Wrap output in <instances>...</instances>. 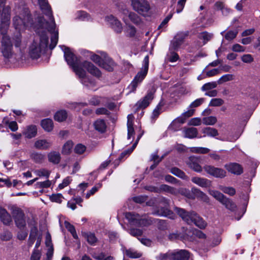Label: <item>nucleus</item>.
Here are the masks:
<instances>
[{
  "mask_svg": "<svg viewBox=\"0 0 260 260\" xmlns=\"http://www.w3.org/2000/svg\"><path fill=\"white\" fill-rule=\"evenodd\" d=\"M62 49L64 52L66 61L71 67L76 74L81 79L82 84L86 86H94V82L85 77L86 72L83 67L85 68L90 74L98 78H100L102 76L100 70L90 62L85 61L81 63L79 59L75 55L69 48L62 46Z\"/></svg>",
  "mask_w": 260,
  "mask_h": 260,
  "instance_id": "f257e3e1",
  "label": "nucleus"
},
{
  "mask_svg": "<svg viewBox=\"0 0 260 260\" xmlns=\"http://www.w3.org/2000/svg\"><path fill=\"white\" fill-rule=\"evenodd\" d=\"M13 21V25L18 32L25 29L27 27L37 28L38 27V23H34L30 17V12L27 8H23L20 13V16L14 17Z\"/></svg>",
  "mask_w": 260,
  "mask_h": 260,
  "instance_id": "f03ea898",
  "label": "nucleus"
},
{
  "mask_svg": "<svg viewBox=\"0 0 260 260\" xmlns=\"http://www.w3.org/2000/svg\"><path fill=\"white\" fill-rule=\"evenodd\" d=\"M48 37L45 31H43L39 37L36 38L29 47V54L32 59H38L41 56L42 51L48 46Z\"/></svg>",
  "mask_w": 260,
  "mask_h": 260,
  "instance_id": "7ed1b4c3",
  "label": "nucleus"
},
{
  "mask_svg": "<svg viewBox=\"0 0 260 260\" xmlns=\"http://www.w3.org/2000/svg\"><path fill=\"white\" fill-rule=\"evenodd\" d=\"M36 20L38 22V28H45L47 29L48 31H49L51 34H52L50 48V49H53L57 45L58 40V30H55V23L54 19H52V22L49 23L48 21H45L43 17L38 16Z\"/></svg>",
  "mask_w": 260,
  "mask_h": 260,
  "instance_id": "20e7f679",
  "label": "nucleus"
},
{
  "mask_svg": "<svg viewBox=\"0 0 260 260\" xmlns=\"http://www.w3.org/2000/svg\"><path fill=\"white\" fill-rule=\"evenodd\" d=\"M125 218L132 224L136 226L143 227L147 226L152 224L153 222L151 218H141L138 214H134L132 212H127L125 214Z\"/></svg>",
  "mask_w": 260,
  "mask_h": 260,
  "instance_id": "39448f33",
  "label": "nucleus"
},
{
  "mask_svg": "<svg viewBox=\"0 0 260 260\" xmlns=\"http://www.w3.org/2000/svg\"><path fill=\"white\" fill-rule=\"evenodd\" d=\"M0 50L6 59H9L12 57L14 52L13 51L12 43L9 36H4L2 37Z\"/></svg>",
  "mask_w": 260,
  "mask_h": 260,
  "instance_id": "423d86ee",
  "label": "nucleus"
},
{
  "mask_svg": "<svg viewBox=\"0 0 260 260\" xmlns=\"http://www.w3.org/2000/svg\"><path fill=\"white\" fill-rule=\"evenodd\" d=\"M159 203L164 206L152 212L153 215L168 217L171 219H174L175 215L169 208L170 201L164 197H161Z\"/></svg>",
  "mask_w": 260,
  "mask_h": 260,
  "instance_id": "0eeeda50",
  "label": "nucleus"
},
{
  "mask_svg": "<svg viewBox=\"0 0 260 260\" xmlns=\"http://www.w3.org/2000/svg\"><path fill=\"white\" fill-rule=\"evenodd\" d=\"M149 67V56L146 55L143 60L144 69L139 72L135 76V78L131 83L130 86L132 87V90L134 91L138 84L141 83L146 76Z\"/></svg>",
  "mask_w": 260,
  "mask_h": 260,
  "instance_id": "6e6552de",
  "label": "nucleus"
},
{
  "mask_svg": "<svg viewBox=\"0 0 260 260\" xmlns=\"http://www.w3.org/2000/svg\"><path fill=\"white\" fill-rule=\"evenodd\" d=\"M11 210L16 226L23 229L26 225L24 212L20 208L14 206L11 207Z\"/></svg>",
  "mask_w": 260,
  "mask_h": 260,
  "instance_id": "1a4fd4ad",
  "label": "nucleus"
},
{
  "mask_svg": "<svg viewBox=\"0 0 260 260\" xmlns=\"http://www.w3.org/2000/svg\"><path fill=\"white\" fill-rule=\"evenodd\" d=\"M2 23L0 25V32L3 36H7V31L9 27L10 19V8L7 7L3 10Z\"/></svg>",
  "mask_w": 260,
  "mask_h": 260,
  "instance_id": "9d476101",
  "label": "nucleus"
},
{
  "mask_svg": "<svg viewBox=\"0 0 260 260\" xmlns=\"http://www.w3.org/2000/svg\"><path fill=\"white\" fill-rule=\"evenodd\" d=\"M132 5L139 14L147 12L150 9L149 4L146 0H132Z\"/></svg>",
  "mask_w": 260,
  "mask_h": 260,
  "instance_id": "9b49d317",
  "label": "nucleus"
},
{
  "mask_svg": "<svg viewBox=\"0 0 260 260\" xmlns=\"http://www.w3.org/2000/svg\"><path fill=\"white\" fill-rule=\"evenodd\" d=\"M204 169L207 173L216 178H223L226 176L225 171L221 168L210 165H205Z\"/></svg>",
  "mask_w": 260,
  "mask_h": 260,
  "instance_id": "f8f14e48",
  "label": "nucleus"
},
{
  "mask_svg": "<svg viewBox=\"0 0 260 260\" xmlns=\"http://www.w3.org/2000/svg\"><path fill=\"white\" fill-rule=\"evenodd\" d=\"M105 19L116 33L120 34L122 32V24L117 18L113 15H110L107 16Z\"/></svg>",
  "mask_w": 260,
  "mask_h": 260,
  "instance_id": "ddd939ff",
  "label": "nucleus"
},
{
  "mask_svg": "<svg viewBox=\"0 0 260 260\" xmlns=\"http://www.w3.org/2000/svg\"><path fill=\"white\" fill-rule=\"evenodd\" d=\"M38 4L42 12L48 17L50 22H52V19H54L52 15V12L51 6L49 4L47 0H38Z\"/></svg>",
  "mask_w": 260,
  "mask_h": 260,
  "instance_id": "4468645a",
  "label": "nucleus"
},
{
  "mask_svg": "<svg viewBox=\"0 0 260 260\" xmlns=\"http://www.w3.org/2000/svg\"><path fill=\"white\" fill-rule=\"evenodd\" d=\"M201 159L199 157L191 156L189 157L187 164L191 169L197 172H201L202 170L200 165Z\"/></svg>",
  "mask_w": 260,
  "mask_h": 260,
  "instance_id": "2eb2a0df",
  "label": "nucleus"
},
{
  "mask_svg": "<svg viewBox=\"0 0 260 260\" xmlns=\"http://www.w3.org/2000/svg\"><path fill=\"white\" fill-rule=\"evenodd\" d=\"M153 99V93L148 92L142 99L139 101L136 104L137 109H144L146 108Z\"/></svg>",
  "mask_w": 260,
  "mask_h": 260,
  "instance_id": "dca6fc26",
  "label": "nucleus"
},
{
  "mask_svg": "<svg viewBox=\"0 0 260 260\" xmlns=\"http://www.w3.org/2000/svg\"><path fill=\"white\" fill-rule=\"evenodd\" d=\"M224 167L229 172L237 175H239L243 173L242 166L237 163H230L225 165Z\"/></svg>",
  "mask_w": 260,
  "mask_h": 260,
  "instance_id": "f3484780",
  "label": "nucleus"
},
{
  "mask_svg": "<svg viewBox=\"0 0 260 260\" xmlns=\"http://www.w3.org/2000/svg\"><path fill=\"white\" fill-rule=\"evenodd\" d=\"M191 181L202 187L207 188L211 185V181L206 178L194 177Z\"/></svg>",
  "mask_w": 260,
  "mask_h": 260,
  "instance_id": "a211bd4d",
  "label": "nucleus"
},
{
  "mask_svg": "<svg viewBox=\"0 0 260 260\" xmlns=\"http://www.w3.org/2000/svg\"><path fill=\"white\" fill-rule=\"evenodd\" d=\"M0 220L5 225H9L12 222L11 215L7 211L0 206Z\"/></svg>",
  "mask_w": 260,
  "mask_h": 260,
  "instance_id": "6ab92c4d",
  "label": "nucleus"
},
{
  "mask_svg": "<svg viewBox=\"0 0 260 260\" xmlns=\"http://www.w3.org/2000/svg\"><path fill=\"white\" fill-rule=\"evenodd\" d=\"M52 143L46 139H41L36 141L34 144L36 148L40 150H47L51 147Z\"/></svg>",
  "mask_w": 260,
  "mask_h": 260,
  "instance_id": "aec40b11",
  "label": "nucleus"
},
{
  "mask_svg": "<svg viewBox=\"0 0 260 260\" xmlns=\"http://www.w3.org/2000/svg\"><path fill=\"white\" fill-rule=\"evenodd\" d=\"M174 260H188L190 257L189 252L186 250H180L173 252Z\"/></svg>",
  "mask_w": 260,
  "mask_h": 260,
  "instance_id": "412c9836",
  "label": "nucleus"
},
{
  "mask_svg": "<svg viewBox=\"0 0 260 260\" xmlns=\"http://www.w3.org/2000/svg\"><path fill=\"white\" fill-rule=\"evenodd\" d=\"M184 137L189 139H193L197 137L198 131L197 128L184 127L183 130Z\"/></svg>",
  "mask_w": 260,
  "mask_h": 260,
  "instance_id": "4be33fe9",
  "label": "nucleus"
},
{
  "mask_svg": "<svg viewBox=\"0 0 260 260\" xmlns=\"http://www.w3.org/2000/svg\"><path fill=\"white\" fill-rule=\"evenodd\" d=\"M202 132L204 134L203 137H210L216 138L219 135L218 131L217 129L211 127H206L202 129Z\"/></svg>",
  "mask_w": 260,
  "mask_h": 260,
  "instance_id": "5701e85b",
  "label": "nucleus"
},
{
  "mask_svg": "<svg viewBox=\"0 0 260 260\" xmlns=\"http://www.w3.org/2000/svg\"><path fill=\"white\" fill-rule=\"evenodd\" d=\"M37 134V128L36 125H31L28 126L23 132V134L28 139L35 137Z\"/></svg>",
  "mask_w": 260,
  "mask_h": 260,
  "instance_id": "b1692460",
  "label": "nucleus"
},
{
  "mask_svg": "<svg viewBox=\"0 0 260 260\" xmlns=\"http://www.w3.org/2000/svg\"><path fill=\"white\" fill-rule=\"evenodd\" d=\"M193 223L200 229H204L207 225V222L197 213L193 218Z\"/></svg>",
  "mask_w": 260,
  "mask_h": 260,
  "instance_id": "393cba45",
  "label": "nucleus"
},
{
  "mask_svg": "<svg viewBox=\"0 0 260 260\" xmlns=\"http://www.w3.org/2000/svg\"><path fill=\"white\" fill-rule=\"evenodd\" d=\"M115 66L114 61L111 58H108L106 61L103 60L100 66L109 72H111L113 71Z\"/></svg>",
  "mask_w": 260,
  "mask_h": 260,
  "instance_id": "a878e982",
  "label": "nucleus"
},
{
  "mask_svg": "<svg viewBox=\"0 0 260 260\" xmlns=\"http://www.w3.org/2000/svg\"><path fill=\"white\" fill-rule=\"evenodd\" d=\"M93 125L95 129L98 132L101 133L106 132L107 125L104 120L99 119L94 122Z\"/></svg>",
  "mask_w": 260,
  "mask_h": 260,
  "instance_id": "bb28decb",
  "label": "nucleus"
},
{
  "mask_svg": "<svg viewBox=\"0 0 260 260\" xmlns=\"http://www.w3.org/2000/svg\"><path fill=\"white\" fill-rule=\"evenodd\" d=\"M48 158L50 162L54 164H58L60 161L61 156L59 152L51 151L48 154Z\"/></svg>",
  "mask_w": 260,
  "mask_h": 260,
  "instance_id": "cd10ccee",
  "label": "nucleus"
},
{
  "mask_svg": "<svg viewBox=\"0 0 260 260\" xmlns=\"http://www.w3.org/2000/svg\"><path fill=\"white\" fill-rule=\"evenodd\" d=\"M82 235L87 242L91 245H94L98 242V238L94 233L91 232L82 233Z\"/></svg>",
  "mask_w": 260,
  "mask_h": 260,
  "instance_id": "c85d7f7f",
  "label": "nucleus"
},
{
  "mask_svg": "<svg viewBox=\"0 0 260 260\" xmlns=\"http://www.w3.org/2000/svg\"><path fill=\"white\" fill-rule=\"evenodd\" d=\"M133 116L132 115H128L127 116V126L128 139H130L131 137L133 136L135 134V131L133 127Z\"/></svg>",
  "mask_w": 260,
  "mask_h": 260,
  "instance_id": "c756f323",
  "label": "nucleus"
},
{
  "mask_svg": "<svg viewBox=\"0 0 260 260\" xmlns=\"http://www.w3.org/2000/svg\"><path fill=\"white\" fill-rule=\"evenodd\" d=\"M68 113L66 110H61L57 111L54 115V119L58 122H62L66 120Z\"/></svg>",
  "mask_w": 260,
  "mask_h": 260,
  "instance_id": "7c9ffc66",
  "label": "nucleus"
},
{
  "mask_svg": "<svg viewBox=\"0 0 260 260\" xmlns=\"http://www.w3.org/2000/svg\"><path fill=\"white\" fill-rule=\"evenodd\" d=\"M220 203L223 205L226 208L232 211H234L237 207L236 204L232 201V200L226 197H224Z\"/></svg>",
  "mask_w": 260,
  "mask_h": 260,
  "instance_id": "2f4dec72",
  "label": "nucleus"
},
{
  "mask_svg": "<svg viewBox=\"0 0 260 260\" xmlns=\"http://www.w3.org/2000/svg\"><path fill=\"white\" fill-rule=\"evenodd\" d=\"M41 126L45 131L50 132L53 127V121L49 118L44 119L41 121Z\"/></svg>",
  "mask_w": 260,
  "mask_h": 260,
  "instance_id": "473e14b6",
  "label": "nucleus"
},
{
  "mask_svg": "<svg viewBox=\"0 0 260 260\" xmlns=\"http://www.w3.org/2000/svg\"><path fill=\"white\" fill-rule=\"evenodd\" d=\"M125 254L130 258H137L142 256V254L132 248L126 249Z\"/></svg>",
  "mask_w": 260,
  "mask_h": 260,
  "instance_id": "72a5a7b5",
  "label": "nucleus"
},
{
  "mask_svg": "<svg viewBox=\"0 0 260 260\" xmlns=\"http://www.w3.org/2000/svg\"><path fill=\"white\" fill-rule=\"evenodd\" d=\"M175 51V50H171L169 48V52L167 54V59L169 61L174 62L179 59V56Z\"/></svg>",
  "mask_w": 260,
  "mask_h": 260,
  "instance_id": "f704fd0d",
  "label": "nucleus"
},
{
  "mask_svg": "<svg viewBox=\"0 0 260 260\" xmlns=\"http://www.w3.org/2000/svg\"><path fill=\"white\" fill-rule=\"evenodd\" d=\"M174 210L177 214V215L181 218L183 221L187 220L186 219V215L188 214V211L184 209L175 207Z\"/></svg>",
  "mask_w": 260,
  "mask_h": 260,
  "instance_id": "c9c22d12",
  "label": "nucleus"
},
{
  "mask_svg": "<svg viewBox=\"0 0 260 260\" xmlns=\"http://www.w3.org/2000/svg\"><path fill=\"white\" fill-rule=\"evenodd\" d=\"M31 158L36 163H42L45 159V155L41 153L34 152L30 155Z\"/></svg>",
  "mask_w": 260,
  "mask_h": 260,
  "instance_id": "e433bc0d",
  "label": "nucleus"
},
{
  "mask_svg": "<svg viewBox=\"0 0 260 260\" xmlns=\"http://www.w3.org/2000/svg\"><path fill=\"white\" fill-rule=\"evenodd\" d=\"M209 193L210 195L213 196L215 199H216L217 201H218L220 203L222 201V200L225 197L220 192L214 190H209Z\"/></svg>",
  "mask_w": 260,
  "mask_h": 260,
  "instance_id": "4c0bfd02",
  "label": "nucleus"
},
{
  "mask_svg": "<svg viewBox=\"0 0 260 260\" xmlns=\"http://www.w3.org/2000/svg\"><path fill=\"white\" fill-rule=\"evenodd\" d=\"M209 193L210 195L213 196L215 199H216L217 201H218L220 203L222 201V200L225 197L220 192L214 190H209Z\"/></svg>",
  "mask_w": 260,
  "mask_h": 260,
  "instance_id": "58836bf2",
  "label": "nucleus"
},
{
  "mask_svg": "<svg viewBox=\"0 0 260 260\" xmlns=\"http://www.w3.org/2000/svg\"><path fill=\"white\" fill-rule=\"evenodd\" d=\"M64 225L68 231L71 233L73 238L75 239H77L78 237L74 226L68 221H65Z\"/></svg>",
  "mask_w": 260,
  "mask_h": 260,
  "instance_id": "ea45409f",
  "label": "nucleus"
},
{
  "mask_svg": "<svg viewBox=\"0 0 260 260\" xmlns=\"http://www.w3.org/2000/svg\"><path fill=\"white\" fill-rule=\"evenodd\" d=\"M217 121L215 116H209L203 118V123L207 125H213Z\"/></svg>",
  "mask_w": 260,
  "mask_h": 260,
  "instance_id": "a19ab883",
  "label": "nucleus"
},
{
  "mask_svg": "<svg viewBox=\"0 0 260 260\" xmlns=\"http://www.w3.org/2000/svg\"><path fill=\"white\" fill-rule=\"evenodd\" d=\"M213 37V34H210L207 31H204L198 35V38L203 40L204 44L210 41Z\"/></svg>",
  "mask_w": 260,
  "mask_h": 260,
  "instance_id": "79ce46f5",
  "label": "nucleus"
},
{
  "mask_svg": "<svg viewBox=\"0 0 260 260\" xmlns=\"http://www.w3.org/2000/svg\"><path fill=\"white\" fill-rule=\"evenodd\" d=\"M159 192L165 191L174 194L175 193V189L166 184H162L158 187Z\"/></svg>",
  "mask_w": 260,
  "mask_h": 260,
  "instance_id": "37998d69",
  "label": "nucleus"
},
{
  "mask_svg": "<svg viewBox=\"0 0 260 260\" xmlns=\"http://www.w3.org/2000/svg\"><path fill=\"white\" fill-rule=\"evenodd\" d=\"M182 44V42L178 39H176L174 37V39L171 42L169 48L171 50H178Z\"/></svg>",
  "mask_w": 260,
  "mask_h": 260,
  "instance_id": "c03bdc74",
  "label": "nucleus"
},
{
  "mask_svg": "<svg viewBox=\"0 0 260 260\" xmlns=\"http://www.w3.org/2000/svg\"><path fill=\"white\" fill-rule=\"evenodd\" d=\"M171 172L174 175L180 178L185 179L186 178L185 174L182 171L176 167L172 168L171 169Z\"/></svg>",
  "mask_w": 260,
  "mask_h": 260,
  "instance_id": "a18cd8bd",
  "label": "nucleus"
},
{
  "mask_svg": "<svg viewBox=\"0 0 260 260\" xmlns=\"http://www.w3.org/2000/svg\"><path fill=\"white\" fill-rule=\"evenodd\" d=\"M126 24V27L125 29V32L126 34V36L129 37H134L136 32V28L130 24Z\"/></svg>",
  "mask_w": 260,
  "mask_h": 260,
  "instance_id": "49530a36",
  "label": "nucleus"
},
{
  "mask_svg": "<svg viewBox=\"0 0 260 260\" xmlns=\"http://www.w3.org/2000/svg\"><path fill=\"white\" fill-rule=\"evenodd\" d=\"M173 252H168L166 253H161L158 257V260H174Z\"/></svg>",
  "mask_w": 260,
  "mask_h": 260,
  "instance_id": "de8ad7c7",
  "label": "nucleus"
},
{
  "mask_svg": "<svg viewBox=\"0 0 260 260\" xmlns=\"http://www.w3.org/2000/svg\"><path fill=\"white\" fill-rule=\"evenodd\" d=\"M73 143L71 141H67L63 145L62 148V153L64 154H69L73 147Z\"/></svg>",
  "mask_w": 260,
  "mask_h": 260,
  "instance_id": "09e8293b",
  "label": "nucleus"
},
{
  "mask_svg": "<svg viewBox=\"0 0 260 260\" xmlns=\"http://www.w3.org/2000/svg\"><path fill=\"white\" fill-rule=\"evenodd\" d=\"M190 151L193 153L206 154L210 151V149L204 147H193L190 148Z\"/></svg>",
  "mask_w": 260,
  "mask_h": 260,
  "instance_id": "8fccbe9b",
  "label": "nucleus"
},
{
  "mask_svg": "<svg viewBox=\"0 0 260 260\" xmlns=\"http://www.w3.org/2000/svg\"><path fill=\"white\" fill-rule=\"evenodd\" d=\"M238 31L235 30H229L224 35V38L225 40L231 41L234 39L237 36Z\"/></svg>",
  "mask_w": 260,
  "mask_h": 260,
  "instance_id": "3c124183",
  "label": "nucleus"
},
{
  "mask_svg": "<svg viewBox=\"0 0 260 260\" xmlns=\"http://www.w3.org/2000/svg\"><path fill=\"white\" fill-rule=\"evenodd\" d=\"M36 175L39 177H45L46 178H48L50 175V172L46 169H41L37 170L34 171Z\"/></svg>",
  "mask_w": 260,
  "mask_h": 260,
  "instance_id": "603ef678",
  "label": "nucleus"
},
{
  "mask_svg": "<svg viewBox=\"0 0 260 260\" xmlns=\"http://www.w3.org/2000/svg\"><path fill=\"white\" fill-rule=\"evenodd\" d=\"M14 46L16 48L20 47L21 44V35L20 32H17L13 38Z\"/></svg>",
  "mask_w": 260,
  "mask_h": 260,
  "instance_id": "864d4df0",
  "label": "nucleus"
},
{
  "mask_svg": "<svg viewBox=\"0 0 260 260\" xmlns=\"http://www.w3.org/2000/svg\"><path fill=\"white\" fill-rule=\"evenodd\" d=\"M130 20L135 24H139L141 23V19L137 14L134 12H131L128 14Z\"/></svg>",
  "mask_w": 260,
  "mask_h": 260,
  "instance_id": "5fc2aeb1",
  "label": "nucleus"
},
{
  "mask_svg": "<svg viewBox=\"0 0 260 260\" xmlns=\"http://www.w3.org/2000/svg\"><path fill=\"white\" fill-rule=\"evenodd\" d=\"M220 189L224 193L228 194L231 196H233L236 193L235 189L232 187L221 186Z\"/></svg>",
  "mask_w": 260,
  "mask_h": 260,
  "instance_id": "6e6d98bb",
  "label": "nucleus"
},
{
  "mask_svg": "<svg viewBox=\"0 0 260 260\" xmlns=\"http://www.w3.org/2000/svg\"><path fill=\"white\" fill-rule=\"evenodd\" d=\"M234 79V76L232 74H226L218 80V84H222L224 82L232 81Z\"/></svg>",
  "mask_w": 260,
  "mask_h": 260,
  "instance_id": "4d7b16f0",
  "label": "nucleus"
},
{
  "mask_svg": "<svg viewBox=\"0 0 260 260\" xmlns=\"http://www.w3.org/2000/svg\"><path fill=\"white\" fill-rule=\"evenodd\" d=\"M86 147L82 144H77L74 148V152L78 154H82L86 150Z\"/></svg>",
  "mask_w": 260,
  "mask_h": 260,
  "instance_id": "13d9d810",
  "label": "nucleus"
},
{
  "mask_svg": "<svg viewBox=\"0 0 260 260\" xmlns=\"http://www.w3.org/2000/svg\"><path fill=\"white\" fill-rule=\"evenodd\" d=\"M189 35V31H181L179 32L175 36V37L176 38V39H178L179 41H180L182 43L184 42L185 39Z\"/></svg>",
  "mask_w": 260,
  "mask_h": 260,
  "instance_id": "bf43d9fd",
  "label": "nucleus"
},
{
  "mask_svg": "<svg viewBox=\"0 0 260 260\" xmlns=\"http://www.w3.org/2000/svg\"><path fill=\"white\" fill-rule=\"evenodd\" d=\"M196 214L197 213L193 211H188V214L186 215L187 220H185V222L188 224H191L193 223V220Z\"/></svg>",
  "mask_w": 260,
  "mask_h": 260,
  "instance_id": "052dcab7",
  "label": "nucleus"
},
{
  "mask_svg": "<svg viewBox=\"0 0 260 260\" xmlns=\"http://www.w3.org/2000/svg\"><path fill=\"white\" fill-rule=\"evenodd\" d=\"M224 101L222 99L219 98H215L212 99L211 100L209 106L214 107L220 106L222 105Z\"/></svg>",
  "mask_w": 260,
  "mask_h": 260,
  "instance_id": "680f3d73",
  "label": "nucleus"
},
{
  "mask_svg": "<svg viewBox=\"0 0 260 260\" xmlns=\"http://www.w3.org/2000/svg\"><path fill=\"white\" fill-rule=\"evenodd\" d=\"M217 83L215 82H209L204 84L202 87V90H209L215 88L217 86Z\"/></svg>",
  "mask_w": 260,
  "mask_h": 260,
  "instance_id": "e2e57ef3",
  "label": "nucleus"
},
{
  "mask_svg": "<svg viewBox=\"0 0 260 260\" xmlns=\"http://www.w3.org/2000/svg\"><path fill=\"white\" fill-rule=\"evenodd\" d=\"M147 198L146 196H139L133 197V200L136 203L142 204L147 201Z\"/></svg>",
  "mask_w": 260,
  "mask_h": 260,
  "instance_id": "0e129e2a",
  "label": "nucleus"
},
{
  "mask_svg": "<svg viewBox=\"0 0 260 260\" xmlns=\"http://www.w3.org/2000/svg\"><path fill=\"white\" fill-rule=\"evenodd\" d=\"M102 186L101 184H98L93 187L86 194V198L87 199L89 198L90 196L93 195L95 193L99 188H100Z\"/></svg>",
  "mask_w": 260,
  "mask_h": 260,
  "instance_id": "69168bd1",
  "label": "nucleus"
},
{
  "mask_svg": "<svg viewBox=\"0 0 260 260\" xmlns=\"http://www.w3.org/2000/svg\"><path fill=\"white\" fill-rule=\"evenodd\" d=\"M241 60L245 63H250L253 61L254 59L251 54H244L242 56Z\"/></svg>",
  "mask_w": 260,
  "mask_h": 260,
  "instance_id": "338daca9",
  "label": "nucleus"
},
{
  "mask_svg": "<svg viewBox=\"0 0 260 260\" xmlns=\"http://www.w3.org/2000/svg\"><path fill=\"white\" fill-rule=\"evenodd\" d=\"M41 252L38 249H34L30 257V260H40Z\"/></svg>",
  "mask_w": 260,
  "mask_h": 260,
  "instance_id": "774afa93",
  "label": "nucleus"
}]
</instances>
